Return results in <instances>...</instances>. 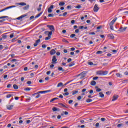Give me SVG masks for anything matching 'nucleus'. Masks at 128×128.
<instances>
[{
	"label": "nucleus",
	"mask_w": 128,
	"mask_h": 128,
	"mask_svg": "<svg viewBox=\"0 0 128 128\" xmlns=\"http://www.w3.org/2000/svg\"><path fill=\"white\" fill-rule=\"evenodd\" d=\"M98 10H100V8H98V4H96L94 7V12H98Z\"/></svg>",
	"instance_id": "nucleus-1"
},
{
	"label": "nucleus",
	"mask_w": 128,
	"mask_h": 128,
	"mask_svg": "<svg viewBox=\"0 0 128 128\" xmlns=\"http://www.w3.org/2000/svg\"><path fill=\"white\" fill-rule=\"evenodd\" d=\"M16 6H8V7H6V8H4L2 10H0V12H4V10H9V8H16Z\"/></svg>",
	"instance_id": "nucleus-2"
},
{
	"label": "nucleus",
	"mask_w": 128,
	"mask_h": 128,
	"mask_svg": "<svg viewBox=\"0 0 128 128\" xmlns=\"http://www.w3.org/2000/svg\"><path fill=\"white\" fill-rule=\"evenodd\" d=\"M56 62H58V59H56V56H54L52 58V64H56Z\"/></svg>",
	"instance_id": "nucleus-3"
},
{
	"label": "nucleus",
	"mask_w": 128,
	"mask_h": 128,
	"mask_svg": "<svg viewBox=\"0 0 128 128\" xmlns=\"http://www.w3.org/2000/svg\"><path fill=\"white\" fill-rule=\"evenodd\" d=\"M47 28H48L50 30L51 32L54 31V26L52 25H48L46 26Z\"/></svg>",
	"instance_id": "nucleus-4"
},
{
	"label": "nucleus",
	"mask_w": 128,
	"mask_h": 128,
	"mask_svg": "<svg viewBox=\"0 0 128 128\" xmlns=\"http://www.w3.org/2000/svg\"><path fill=\"white\" fill-rule=\"evenodd\" d=\"M40 93H38V92H37L35 94H32V96H36V98H38L40 96Z\"/></svg>",
	"instance_id": "nucleus-5"
},
{
	"label": "nucleus",
	"mask_w": 128,
	"mask_h": 128,
	"mask_svg": "<svg viewBox=\"0 0 128 128\" xmlns=\"http://www.w3.org/2000/svg\"><path fill=\"white\" fill-rule=\"evenodd\" d=\"M54 8V5H52L50 7L48 8V14H50L52 12V9Z\"/></svg>",
	"instance_id": "nucleus-6"
},
{
	"label": "nucleus",
	"mask_w": 128,
	"mask_h": 128,
	"mask_svg": "<svg viewBox=\"0 0 128 128\" xmlns=\"http://www.w3.org/2000/svg\"><path fill=\"white\" fill-rule=\"evenodd\" d=\"M127 27H120L119 30H118V32H126V30Z\"/></svg>",
	"instance_id": "nucleus-7"
},
{
	"label": "nucleus",
	"mask_w": 128,
	"mask_h": 128,
	"mask_svg": "<svg viewBox=\"0 0 128 128\" xmlns=\"http://www.w3.org/2000/svg\"><path fill=\"white\" fill-rule=\"evenodd\" d=\"M26 16H28V15H26V14H23V15H22V16L17 18H16V20H22V18H26Z\"/></svg>",
	"instance_id": "nucleus-8"
},
{
	"label": "nucleus",
	"mask_w": 128,
	"mask_h": 128,
	"mask_svg": "<svg viewBox=\"0 0 128 128\" xmlns=\"http://www.w3.org/2000/svg\"><path fill=\"white\" fill-rule=\"evenodd\" d=\"M118 98V95H114L113 96V98L112 99V102H114V100H116Z\"/></svg>",
	"instance_id": "nucleus-9"
},
{
	"label": "nucleus",
	"mask_w": 128,
	"mask_h": 128,
	"mask_svg": "<svg viewBox=\"0 0 128 128\" xmlns=\"http://www.w3.org/2000/svg\"><path fill=\"white\" fill-rule=\"evenodd\" d=\"M116 18H115L110 23V26H114V22H116Z\"/></svg>",
	"instance_id": "nucleus-10"
},
{
	"label": "nucleus",
	"mask_w": 128,
	"mask_h": 128,
	"mask_svg": "<svg viewBox=\"0 0 128 128\" xmlns=\"http://www.w3.org/2000/svg\"><path fill=\"white\" fill-rule=\"evenodd\" d=\"M50 92V90L40 91V92H38V94H46V92Z\"/></svg>",
	"instance_id": "nucleus-11"
},
{
	"label": "nucleus",
	"mask_w": 128,
	"mask_h": 128,
	"mask_svg": "<svg viewBox=\"0 0 128 128\" xmlns=\"http://www.w3.org/2000/svg\"><path fill=\"white\" fill-rule=\"evenodd\" d=\"M52 110H53V112H60V109L56 107H54Z\"/></svg>",
	"instance_id": "nucleus-12"
},
{
	"label": "nucleus",
	"mask_w": 128,
	"mask_h": 128,
	"mask_svg": "<svg viewBox=\"0 0 128 128\" xmlns=\"http://www.w3.org/2000/svg\"><path fill=\"white\" fill-rule=\"evenodd\" d=\"M96 74H99L100 76H103V70H98L96 72Z\"/></svg>",
	"instance_id": "nucleus-13"
},
{
	"label": "nucleus",
	"mask_w": 128,
	"mask_h": 128,
	"mask_svg": "<svg viewBox=\"0 0 128 128\" xmlns=\"http://www.w3.org/2000/svg\"><path fill=\"white\" fill-rule=\"evenodd\" d=\"M6 108L8 110H12V108H14V105H8L6 106Z\"/></svg>",
	"instance_id": "nucleus-14"
},
{
	"label": "nucleus",
	"mask_w": 128,
	"mask_h": 128,
	"mask_svg": "<svg viewBox=\"0 0 128 128\" xmlns=\"http://www.w3.org/2000/svg\"><path fill=\"white\" fill-rule=\"evenodd\" d=\"M56 50H54V49H52L50 52V54H51V56H52V55L54 54H56Z\"/></svg>",
	"instance_id": "nucleus-15"
},
{
	"label": "nucleus",
	"mask_w": 128,
	"mask_h": 128,
	"mask_svg": "<svg viewBox=\"0 0 128 128\" xmlns=\"http://www.w3.org/2000/svg\"><path fill=\"white\" fill-rule=\"evenodd\" d=\"M88 74V71H84V72H82V73H81V74L83 78H84L86 76V74Z\"/></svg>",
	"instance_id": "nucleus-16"
},
{
	"label": "nucleus",
	"mask_w": 128,
	"mask_h": 128,
	"mask_svg": "<svg viewBox=\"0 0 128 128\" xmlns=\"http://www.w3.org/2000/svg\"><path fill=\"white\" fill-rule=\"evenodd\" d=\"M16 4H18V6H26V3L24 2L16 3Z\"/></svg>",
	"instance_id": "nucleus-17"
},
{
	"label": "nucleus",
	"mask_w": 128,
	"mask_h": 128,
	"mask_svg": "<svg viewBox=\"0 0 128 128\" xmlns=\"http://www.w3.org/2000/svg\"><path fill=\"white\" fill-rule=\"evenodd\" d=\"M58 106H62V108H68V106H66L62 103H58Z\"/></svg>",
	"instance_id": "nucleus-18"
},
{
	"label": "nucleus",
	"mask_w": 128,
	"mask_h": 128,
	"mask_svg": "<svg viewBox=\"0 0 128 128\" xmlns=\"http://www.w3.org/2000/svg\"><path fill=\"white\" fill-rule=\"evenodd\" d=\"M88 28V26H80L79 30H86Z\"/></svg>",
	"instance_id": "nucleus-19"
},
{
	"label": "nucleus",
	"mask_w": 128,
	"mask_h": 128,
	"mask_svg": "<svg viewBox=\"0 0 128 128\" xmlns=\"http://www.w3.org/2000/svg\"><path fill=\"white\" fill-rule=\"evenodd\" d=\"M108 38H110L111 40H114V36L112 34L108 35Z\"/></svg>",
	"instance_id": "nucleus-20"
},
{
	"label": "nucleus",
	"mask_w": 128,
	"mask_h": 128,
	"mask_svg": "<svg viewBox=\"0 0 128 128\" xmlns=\"http://www.w3.org/2000/svg\"><path fill=\"white\" fill-rule=\"evenodd\" d=\"M60 6H64V4H66V3H64V2H59L58 4Z\"/></svg>",
	"instance_id": "nucleus-21"
},
{
	"label": "nucleus",
	"mask_w": 128,
	"mask_h": 128,
	"mask_svg": "<svg viewBox=\"0 0 128 128\" xmlns=\"http://www.w3.org/2000/svg\"><path fill=\"white\" fill-rule=\"evenodd\" d=\"M28 8H30V5H27V6H24L23 8V9L24 10H28Z\"/></svg>",
	"instance_id": "nucleus-22"
},
{
	"label": "nucleus",
	"mask_w": 128,
	"mask_h": 128,
	"mask_svg": "<svg viewBox=\"0 0 128 128\" xmlns=\"http://www.w3.org/2000/svg\"><path fill=\"white\" fill-rule=\"evenodd\" d=\"M91 86H96V82L94 80H92L90 82Z\"/></svg>",
	"instance_id": "nucleus-23"
},
{
	"label": "nucleus",
	"mask_w": 128,
	"mask_h": 128,
	"mask_svg": "<svg viewBox=\"0 0 128 128\" xmlns=\"http://www.w3.org/2000/svg\"><path fill=\"white\" fill-rule=\"evenodd\" d=\"M78 93V90H73L72 91V96H74V94H76Z\"/></svg>",
	"instance_id": "nucleus-24"
},
{
	"label": "nucleus",
	"mask_w": 128,
	"mask_h": 128,
	"mask_svg": "<svg viewBox=\"0 0 128 128\" xmlns=\"http://www.w3.org/2000/svg\"><path fill=\"white\" fill-rule=\"evenodd\" d=\"M64 84L62 82H59L57 85V88H60V86H63Z\"/></svg>",
	"instance_id": "nucleus-25"
},
{
	"label": "nucleus",
	"mask_w": 128,
	"mask_h": 128,
	"mask_svg": "<svg viewBox=\"0 0 128 128\" xmlns=\"http://www.w3.org/2000/svg\"><path fill=\"white\" fill-rule=\"evenodd\" d=\"M2 38H3V40H6V38L8 37V36L6 34H2Z\"/></svg>",
	"instance_id": "nucleus-26"
},
{
	"label": "nucleus",
	"mask_w": 128,
	"mask_h": 128,
	"mask_svg": "<svg viewBox=\"0 0 128 128\" xmlns=\"http://www.w3.org/2000/svg\"><path fill=\"white\" fill-rule=\"evenodd\" d=\"M99 94H100L99 96H100V98H104V94H102V92H99Z\"/></svg>",
	"instance_id": "nucleus-27"
},
{
	"label": "nucleus",
	"mask_w": 128,
	"mask_h": 128,
	"mask_svg": "<svg viewBox=\"0 0 128 128\" xmlns=\"http://www.w3.org/2000/svg\"><path fill=\"white\" fill-rule=\"evenodd\" d=\"M13 88H14V90H18V85L14 84L13 85Z\"/></svg>",
	"instance_id": "nucleus-28"
},
{
	"label": "nucleus",
	"mask_w": 128,
	"mask_h": 128,
	"mask_svg": "<svg viewBox=\"0 0 128 128\" xmlns=\"http://www.w3.org/2000/svg\"><path fill=\"white\" fill-rule=\"evenodd\" d=\"M42 12H40V14H37L36 16H35V18H40V16H42Z\"/></svg>",
	"instance_id": "nucleus-29"
},
{
	"label": "nucleus",
	"mask_w": 128,
	"mask_h": 128,
	"mask_svg": "<svg viewBox=\"0 0 128 128\" xmlns=\"http://www.w3.org/2000/svg\"><path fill=\"white\" fill-rule=\"evenodd\" d=\"M74 64H75L74 62H73L68 64V66H70V68L72 66H74Z\"/></svg>",
	"instance_id": "nucleus-30"
},
{
	"label": "nucleus",
	"mask_w": 128,
	"mask_h": 128,
	"mask_svg": "<svg viewBox=\"0 0 128 128\" xmlns=\"http://www.w3.org/2000/svg\"><path fill=\"white\" fill-rule=\"evenodd\" d=\"M108 74V71H104L103 70V76H106Z\"/></svg>",
	"instance_id": "nucleus-31"
},
{
	"label": "nucleus",
	"mask_w": 128,
	"mask_h": 128,
	"mask_svg": "<svg viewBox=\"0 0 128 128\" xmlns=\"http://www.w3.org/2000/svg\"><path fill=\"white\" fill-rule=\"evenodd\" d=\"M58 100V98H54L50 100V102H54V100Z\"/></svg>",
	"instance_id": "nucleus-32"
},
{
	"label": "nucleus",
	"mask_w": 128,
	"mask_h": 128,
	"mask_svg": "<svg viewBox=\"0 0 128 128\" xmlns=\"http://www.w3.org/2000/svg\"><path fill=\"white\" fill-rule=\"evenodd\" d=\"M116 76L118 78H122V74H120V73H116Z\"/></svg>",
	"instance_id": "nucleus-33"
},
{
	"label": "nucleus",
	"mask_w": 128,
	"mask_h": 128,
	"mask_svg": "<svg viewBox=\"0 0 128 128\" xmlns=\"http://www.w3.org/2000/svg\"><path fill=\"white\" fill-rule=\"evenodd\" d=\"M58 70H62V72H66V70H64L62 67L58 68Z\"/></svg>",
	"instance_id": "nucleus-34"
},
{
	"label": "nucleus",
	"mask_w": 128,
	"mask_h": 128,
	"mask_svg": "<svg viewBox=\"0 0 128 128\" xmlns=\"http://www.w3.org/2000/svg\"><path fill=\"white\" fill-rule=\"evenodd\" d=\"M12 96V94H9L6 96V98H11V96Z\"/></svg>",
	"instance_id": "nucleus-35"
},
{
	"label": "nucleus",
	"mask_w": 128,
	"mask_h": 128,
	"mask_svg": "<svg viewBox=\"0 0 128 128\" xmlns=\"http://www.w3.org/2000/svg\"><path fill=\"white\" fill-rule=\"evenodd\" d=\"M96 54H102V51L98 50L96 52Z\"/></svg>",
	"instance_id": "nucleus-36"
},
{
	"label": "nucleus",
	"mask_w": 128,
	"mask_h": 128,
	"mask_svg": "<svg viewBox=\"0 0 128 128\" xmlns=\"http://www.w3.org/2000/svg\"><path fill=\"white\" fill-rule=\"evenodd\" d=\"M92 102V99H87L86 100V102Z\"/></svg>",
	"instance_id": "nucleus-37"
},
{
	"label": "nucleus",
	"mask_w": 128,
	"mask_h": 128,
	"mask_svg": "<svg viewBox=\"0 0 128 128\" xmlns=\"http://www.w3.org/2000/svg\"><path fill=\"white\" fill-rule=\"evenodd\" d=\"M48 32V36H50L52 34V31Z\"/></svg>",
	"instance_id": "nucleus-38"
},
{
	"label": "nucleus",
	"mask_w": 128,
	"mask_h": 128,
	"mask_svg": "<svg viewBox=\"0 0 128 128\" xmlns=\"http://www.w3.org/2000/svg\"><path fill=\"white\" fill-rule=\"evenodd\" d=\"M48 18H54V14H49L48 15Z\"/></svg>",
	"instance_id": "nucleus-39"
},
{
	"label": "nucleus",
	"mask_w": 128,
	"mask_h": 128,
	"mask_svg": "<svg viewBox=\"0 0 128 128\" xmlns=\"http://www.w3.org/2000/svg\"><path fill=\"white\" fill-rule=\"evenodd\" d=\"M8 18V16H2L0 17V20H2V18Z\"/></svg>",
	"instance_id": "nucleus-40"
},
{
	"label": "nucleus",
	"mask_w": 128,
	"mask_h": 128,
	"mask_svg": "<svg viewBox=\"0 0 128 128\" xmlns=\"http://www.w3.org/2000/svg\"><path fill=\"white\" fill-rule=\"evenodd\" d=\"M50 40V36H48L45 38V40Z\"/></svg>",
	"instance_id": "nucleus-41"
},
{
	"label": "nucleus",
	"mask_w": 128,
	"mask_h": 128,
	"mask_svg": "<svg viewBox=\"0 0 128 128\" xmlns=\"http://www.w3.org/2000/svg\"><path fill=\"white\" fill-rule=\"evenodd\" d=\"M74 36H76V34H72L70 36V38H74Z\"/></svg>",
	"instance_id": "nucleus-42"
},
{
	"label": "nucleus",
	"mask_w": 128,
	"mask_h": 128,
	"mask_svg": "<svg viewBox=\"0 0 128 128\" xmlns=\"http://www.w3.org/2000/svg\"><path fill=\"white\" fill-rule=\"evenodd\" d=\"M36 44H40V39H38V40H37L36 41Z\"/></svg>",
	"instance_id": "nucleus-43"
},
{
	"label": "nucleus",
	"mask_w": 128,
	"mask_h": 128,
	"mask_svg": "<svg viewBox=\"0 0 128 128\" xmlns=\"http://www.w3.org/2000/svg\"><path fill=\"white\" fill-rule=\"evenodd\" d=\"M75 8H82V6L78 5V6H76Z\"/></svg>",
	"instance_id": "nucleus-44"
},
{
	"label": "nucleus",
	"mask_w": 128,
	"mask_h": 128,
	"mask_svg": "<svg viewBox=\"0 0 128 128\" xmlns=\"http://www.w3.org/2000/svg\"><path fill=\"white\" fill-rule=\"evenodd\" d=\"M96 92H102V89H101V88H98L96 90Z\"/></svg>",
	"instance_id": "nucleus-45"
},
{
	"label": "nucleus",
	"mask_w": 128,
	"mask_h": 128,
	"mask_svg": "<svg viewBox=\"0 0 128 128\" xmlns=\"http://www.w3.org/2000/svg\"><path fill=\"white\" fill-rule=\"evenodd\" d=\"M122 126V124H120L117 125V128H120Z\"/></svg>",
	"instance_id": "nucleus-46"
},
{
	"label": "nucleus",
	"mask_w": 128,
	"mask_h": 128,
	"mask_svg": "<svg viewBox=\"0 0 128 128\" xmlns=\"http://www.w3.org/2000/svg\"><path fill=\"white\" fill-rule=\"evenodd\" d=\"M110 30H114V26L110 25Z\"/></svg>",
	"instance_id": "nucleus-47"
},
{
	"label": "nucleus",
	"mask_w": 128,
	"mask_h": 128,
	"mask_svg": "<svg viewBox=\"0 0 128 128\" xmlns=\"http://www.w3.org/2000/svg\"><path fill=\"white\" fill-rule=\"evenodd\" d=\"M98 76H95V77L93 78L92 80H98Z\"/></svg>",
	"instance_id": "nucleus-48"
},
{
	"label": "nucleus",
	"mask_w": 128,
	"mask_h": 128,
	"mask_svg": "<svg viewBox=\"0 0 128 128\" xmlns=\"http://www.w3.org/2000/svg\"><path fill=\"white\" fill-rule=\"evenodd\" d=\"M75 32H76V34H78V33L80 32V30H78V29L76 30H75Z\"/></svg>",
	"instance_id": "nucleus-49"
},
{
	"label": "nucleus",
	"mask_w": 128,
	"mask_h": 128,
	"mask_svg": "<svg viewBox=\"0 0 128 128\" xmlns=\"http://www.w3.org/2000/svg\"><path fill=\"white\" fill-rule=\"evenodd\" d=\"M24 90H27V91H30V88H26L25 89H24Z\"/></svg>",
	"instance_id": "nucleus-50"
},
{
	"label": "nucleus",
	"mask_w": 128,
	"mask_h": 128,
	"mask_svg": "<svg viewBox=\"0 0 128 128\" xmlns=\"http://www.w3.org/2000/svg\"><path fill=\"white\" fill-rule=\"evenodd\" d=\"M88 64H90V66H92L94 64V63L92 62H89Z\"/></svg>",
	"instance_id": "nucleus-51"
},
{
	"label": "nucleus",
	"mask_w": 128,
	"mask_h": 128,
	"mask_svg": "<svg viewBox=\"0 0 128 128\" xmlns=\"http://www.w3.org/2000/svg\"><path fill=\"white\" fill-rule=\"evenodd\" d=\"M34 16H32L30 18V20H34Z\"/></svg>",
	"instance_id": "nucleus-52"
},
{
	"label": "nucleus",
	"mask_w": 128,
	"mask_h": 128,
	"mask_svg": "<svg viewBox=\"0 0 128 128\" xmlns=\"http://www.w3.org/2000/svg\"><path fill=\"white\" fill-rule=\"evenodd\" d=\"M72 60L70 58H69L67 62H72Z\"/></svg>",
	"instance_id": "nucleus-53"
},
{
	"label": "nucleus",
	"mask_w": 128,
	"mask_h": 128,
	"mask_svg": "<svg viewBox=\"0 0 128 128\" xmlns=\"http://www.w3.org/2000/svg\"><path fill=\"white\" fill-rule=\"evenodd\" d=\"M74 102V100H70L69 101H68V104H72V102Z\"/></svg>",
	"instance_id": "nucleus-54"
},
{
	"label": "nucleus",
	"mask_w": 128,
	"mask_h": 128,
	"mask_svg": "<svg viewBox=\"0 0 128 128\" xmlns=\"http://www.w3.org/2000/svg\"><path fill=\"white\" fill-rule=\"evenodd\" d=\"M66 14H68V12H65L62 14V16H66Z\"/></svg>",
	"instance_id": "nucleus-55"
},
{
	"label": "nucleus",
	"mask_w": 128,
	"mask_h": 128,
	"mask_svg": "<svg viewBox=\"0 0 128 128\" xmlns=\"http://www.w3.org/2000/svg\"><path fill=\"white\" fill-rule=\"evenodd\" d=\"M50 72H51L50 70H49V71L46 72V74L48 76L49 74H50Z\"/></svg>",
	"instance_id": "nucleus-56"
},
{
	"label": "nucleus",
	"mask_w": 128,
	"mask_h": 128,
	"mask_svg": "<svg viewBox=\"0 0 128 128\" xmlns=\"http://www.w3.org/2000/svg\"><path fill=\"white\" fill-rule=\"evenodd\" d=\"M27 84H32V82L31 81H28L26 82Z\"/></svg>",
	"instance_id": "nucleus-57"
},
{
	"label": "nucleus",
	"mask_w": 128,
	"mask_h": 128,
	"mask_svg": "<svg viewBox=\"0 0 128 128\" xmlns=\"http://www.w3.org/2000/svg\"><path fill=\"white\" fill-rule=\"evenodd\" d=\"M74 22H76V21L74 20H71V24H74Z\"/></svg>",
	"instance_id": "nucleus-58"
},
{
	"label": "nucleus",
	"mask_w": 128,
	"mask_h": 128,
	"mask_svg": "<svg viewBox=\"0 0 128 128\" xmlns=\"http://www.w3.org/2000/svg\"><path fill=\"white\" fill-rule=\"evenodd\" d=\"M42 48H46V44H42Z\"/></svg>",
	"instance_id": "nucleus-59"
},
{
	"label": "nucleus",
	"mask_w": 128,
	"mask_h": 128,
	"mask_svg": "<svg viewBox=\"0 0 128 128\" xmlns=\"http://www.w3.org/2000/svg\"><path fill=\"white\" fill-rule=\"evenodd\" d=\"M78 100H82V96H78L77 98Z\"/></svg>",
	"instance_id": "nucleus-60"
},
{
	"label": "nucleus",
	"mask_w": 128,
	"mask_h": 128,
	"mask_svg": "<svg viewBox=\"0 0 128 128\" xmlns=\"http://www.w3.org/2000/svg\"><path fill=\"white\" fill-rule=\"evenodd\" d=\"M10 86H12V84H8V86H7V88H10Z\"/></svg>",
	"instance_id": "nucleus-61"
},
{
	"label": "nucleus",
	"mask_w": 128,
	"mask_h": 128,
	"mask_svg": "<svg viewBox=\"0 0 128 128\" xmlns=\"http://www.w3.org/2000/svg\"><path fill=\"white\" fill-rule=\"evenodd\" d=\"M26 124H28L30 123V120H27L26 121Z\"/></svg>",
	"instance_id": "nucleus-62"
},
{
	"label": "nucleus",
	"mask_w": 128,
	"mask_h": 128,
	"mask_svg": "<svg viewBox=\"0 0 128 128\" xmlns=\"http://www.w3.org/2000/svg\"><path fill=\"white\" fill-rule=\"evenodd\" d=\"M10 62H18V60L16 59H13L11 60Z\"/></svg>",
	"instance_id": "nucleus-63"
},
{
	"label": "nucleus",
	"mask_w": 128,
	"mask_h": 128,
	"mask_svg": "<svg viewBox=\"0 0 128 128\" xmlns=\"http://www.w3.org/2000/svg\"><path fill=\"white\" fill-rule=\"evenodd\" d=\"M124 74H125V76H128V72H125Z\"/></svg>",
	"instance_id": "nucleus-64"
}]
</instances>
